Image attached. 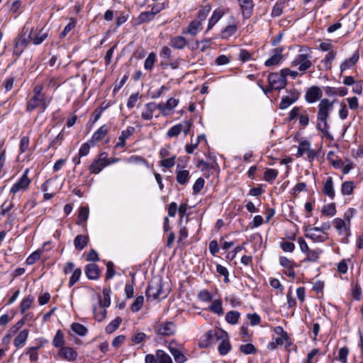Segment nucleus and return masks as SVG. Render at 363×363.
<instances>
[{
    "label": "nucleus",
    "mask_w": 363,
    "mask_h": 363,
    "mask_svg": "<svg viewBox=\"0 0 363 363\" xmlns=\"http://www.w3.org/2000/svg\"><path fill=\"white\" fill-rule=\"evenodd\" d=\"M238 27L237 23L227 26L221 30V38L225 40L229 39L235 34L238 30Z\"/></svg>",
    "instance_id": "obj_34"
},
{
    "label": "nucleus",
    "mask_w": 363,
    "mask_h": 363,
    "mask_svg": "<svg viewBox=\"0 0 363 363\" xmlns=\"http://www.w3.org/2000/svg\"><path fill=\"white\" fill-rule=\"evenodd\" d=\"M324 91L325 94L328 96H345L348 93V89L345 86H340L337 88L332 86H325Z\"/></svg>",
    "instance_id": "obj_25"
},
{
    "label": "nucleus",
    "mask_w": 363,
    "mask_h": 363,
    "mask_svg": "<svg viewBox=\"0 0 363 363\" xmlns=\"http://www.w3.org/2000/svg\"><path fill=\"white\" fill-rule=\"evenodd\" d=\"M304 236L313 242H323L328 240V233H320L317 227H306L304 228Z\"/></svg>",
    "instance_id": "obj_9"
},
{
    "label": "nucleus",
    "mask_w": 363,
    "mask_h": 363,
    "mask_svg": "<svg viewBox=\"0 0 363 363\" xmlns=\"http://www.w3.org/2000/svg\"><path fill=\"white\" fill-rule=\"evenodd\" d=\"M242 11V16L245 18H250L253 13L254 2L253 0H238Z\"/></svg>",
    "instance_id": "obj_20"
},
{
    "label": "nucleus",
    "mask_w": 363,
    "mask_h": 363,
    "mask_svg": "<svg viewBox=\"0 0 363 363\" xmlns=\"http://www.w3.org/2000/svg\"><path fill=\"white\" fill-rule=\"evenodd\" d=\"M176 180L180 185H186L189 183L191 175L189 170L184 169L180 164L177 165L176 169Z\"/></svg>",
    "instance_id": "obj_18"
},
{
    "label": "nucleus",
    "mask_w": 363,
    "mask_h": 363,
    "mask_svg": "<svg viewBox=\"0 0 363 363\" xmlns=\"http://www.w3.org/2000/svg\"><path fill=\"white\" fill-rule=\"evenodd\" d=\"M60 358L68 362H74L78 357V353L76 350L71 347H62L58 352Z\"/></svg>",
    "instance_id": "obj_15"
},
{
    "label": "nucleus",
    "mask_w": 363,
    "mask_h": 363,
    "mask_svg": "<svg viewBox=\"0 0 363 363\" xmlns=\"http://www.w3.org/2000/svg\"><path fill=\"white\" fill-rule=\"evenodd\" d=\"M312 52L308 48L301 47L299 53L291 62V67H298V70L304 74L313 65Z\"/></svg>",
    "instance_id": "obj_3"
},
{
    "label": "nucleus",
    "mask_w": 363,
    "mask_h": 363,
    "mask_svg": "<svg viewBox=\"0 0 363 363\" xmlns=\"http://www.w3.org/2000/svg\"><path fill=\"white\" fill-rule=\"evenodd\" d=\"M29 169H26L19 179L11 186L10 193L16 194L24 192L29 188L31 180L28 178Z\"/></svg>",
    "instance_id": "obj_8"
},
{
    "label": "nucleus",
    "mask_w": 363,
    "mask_h": 363,
    "mask_svg": "<svg viewBox=\"0 0 363 363\" xmlns=\"http://www.w3.org/2000/svg\"><path fill=\"white\" fill-rule=\"evenodd\" d=\"M303 108L302 107L299 106H295L294 107L288 115V120L289 121H292L296 118H298L300 114L303 111Z\"/></svg>",
    "instance_id": "obj_62"
},
{
    "label": "nucleus",
    "mask_w": 363,
    "mask_h": 363,
    "mask_svg": "<svg viewBox=\"0 0 363 363\" xmlns=\"http://www.w3.org/2000/svg\"><path fill=\"white\" fill-rule=\"evenodd\" d=\"M41 251L36 250L31 253L26 259V263L28 265H32L35 264L38 260L40 259L41 256Z\"/></svg>",
    "instance_id": "obj_61"
},
{
    "label": "nucleus",
    "mask_w": 363,
    "mask_h": 363,
    "mask_svg": "<svg viewBox=\"0 0 363 363\" xmlns=\"http://www.w3.org/2000/svg\"><path fill=\"white\" fill-rule=\"evenodd\" d=\"M43 91L42 84H36L33 89V95L27 101L26 111L32 112L36 108L43 113L51 102V99L48 98Z\"/></svg>",
    "instance_id": "obj_1"
},
{
    "label": "nucleus",
    "mask_w": 363,
    "mask_h": 363,
    "mask_svg": "<svg viewBox=\"0 0 363 363\" xmlns=\"http://www.w3.org/2000/svg\"><path fill=\"white\" fill-rule=\"evenodd\" d=\"M323 253V250L321 249H315L311 250L309 249L305 255L306 257L304 258V262H317L320 258V255Z\"/></svg>",
    "instance_id": "obj_29"
},
{
    "label": "nucleus",
    "mask_w": 363,
    "mask_h": 363,
    "mask_svg": "<svg viewBox=\"0 0 363 363\" xmlns=\"http://www.w3.org/2000/svg\"><path fill=\"white\" fill-rule=\"evenodd\" d=\"M159 110V105L155 102H149L145 105L144 109L141 112V118L145 121H150L153 118V113Z\"/></svg>",
    "instance_id": "obj_21"
},
{
    "label": "nucleus",
    "mask_w": 363,
    "mask_h": 363,
    "mask_svg": "<svg viewBox=\"0 0 363 363\" xmlns=\"http://www.w3.org/2000/svg\"><path fill=\"white\" fill-rule=\"evenodd\" d=\"M182 130H183V125L182 124H177L168 130V131L167 133V135L169 138L177 137L182 132Z\"/></svg>",
    "instance_id": "obj_57"
},
{
    "label": "nucleus",
    "mask_w": 363,
    "mask_h": 363,
    "mask_svg": "<svg viewBox=\"0 0 363 363\" xmlns=\"http://www.w3.org/2000/svg\"><path fill=\"white\" fill-rule=\"evenodd\" d=\"M333 224L337 231L339 236L341 237V242L347 243L348 242V238L351 235L350 225L340 218L333 219Z\"/></svg>",
    "instance_id": "obj_7"
},
{
    "label": "nucleus",
    "mask_w": 363,
    "mask_h": 363,
    "mask_svg": "<svg viewBox=\"0 0 363 363\" xmlns=\"http://www.w3.org/2000/svg\"><path fill=\"white\" fill-rule=\"evenodd\" d=\"M187 44V40L183 36L178 35L171 38L169 45L176 49H183Z\"/></svg>",
    "instance_id": "obj_36"
},
{
    "label": "nucleus",
    "mask_w": 363,
    "mask_h": 363,
    "mask_svg": "<svg viewBox=\"0 0 363 363\" xmlns=\"http://www.w3.org/2000/svg\"><path fill=\"white\" fill-rule=\"evenodd\" d=\"M298 99V94L295 92L291 93V96H285L281 98L279 104V108L281 109H286L289 107L291 104L295 103Z\"/></svg>",
    "instance_id": "obj_31"
},
{
    "label": "nucleus",
    "mask_w": 363,
    "mask_h": 363,
    "mask_svg": "<svg viewBox=\"0 0 363 363\" xmlns=\"http://www.w3.org/2000/svg\"><path fill=\"white\" fill-rule=\"evenodd\" d=\"M355 184L352 181H345L342 183L340 186L341 194L343 196H352L354 194Z\"/></svg>",
    "instance_id": "obj_32"
},
{
    "label": "nucleus",
    "mask_w": 363,
    "mask_h": 363,
    "mask_svg": "<svg viewBox=\"0 0 363 363\" xmlns=\"http://www.w3.org/2000/svg\"><path fill=\"white\" fill-rule=\"evenodd\" d=\"M176 325L173 322H164L157 325L156 332L158 335L170 336L176 332Z\"/></svg>",
    "instance_id": "obj_14"
},
{
    "label": "nucleus",
    "mask_w": 363,
    "mask_h": 363,
    "mask_svg": "<svg viewBox=\"0 0 363 363\" xmlns=\"http://www.w3.org/2000/svg\"><path fill=\"white\" fill-rule=\"evenodd\" d=\"M282 48H277L272 50V56L264 62L266 67H272L279 65L283 60Z\"/></svg>",
    "instance_id": "obj_16"
},
{
    "label": "nucleus",
    "mask_w": 363,
    "mask_h": 363,
    "mask_svg": "<svg viewBox=\"0 0 363 363\" xmlns=\"http://www.w3.org/2000/svg\"><path fill=\"white\" fill-rule=\"evenodd\" d=\"M359 54L355 52L350 58L345 59L340 66V74H342L345 70L353 67L359 60Z\"/></svg>",
    "instance_id": "obj_23"
},
{
    "label": "nucleus",
    "mask_w": 363,
    "mask_h": 363,
    "mask_svg": "<svg viewBox=\"0 0 363 363\" xmlns=\"http://www.w3.org/2000/svg\"><path fill=\"white\" fill-rule=\"evenodd\" d=\"M29 39L25 35H18L13 48V55L19 57L28 45Z\"/></svg>",
    "instance_id": "obj_17"
},
{
    "label": "nucleus",
    "mask_w": 363,
    "mask_h": 363,
    "mask_svg": "<svg viewBox=\"0 0 363 363\" xmlns=\"http://www.w3.org/2000/svg\"><path fill=\"white\" fill-rule=\"evenodd\" d=\"M122 323V318L120 317L116 318L111 320L106 327L105 330L107 333L111 334L115 332Z\"/></svg>",
    "instance_id": "obj_42"
},
{
    "label": "nucleus",
    "mask_w": 363,
    "mask_h": 363,
    "mask_svg": "<svg viewBox=\"0 0 363 363\" xmlns=\"http://www.w3.org/2000/svg\"><path fill=\"white\" fill-rule=\"evenodd\" d=\"M52 345L55 347L62 348L65 345L64 334L62 330H58L52 340Z\"/></svg>",
    "instance_id": "obj_44"
},
{
    "label": "nucleus",
    "mask_w": 363,
    "mask_h": 363,
    "mask_svg": "<svg viewBox=\"0 0 363 363\" xmlns=\"http://www.w3.org/2000/svg\"><path fill=\"white\" fill-rule=\"evenodd\" d=\"M322 96L323 93L320 88L317 86H312L307 89L305 99L308 103L313 104L320 99Z\"/></svg>",
    "instance_id": "obj_13"
},
{
    "label": "nucleus",
    "mask_w": 363,
    "mask_h": 363,
    "mask_svg": "<svg viewBox=\"0 0 363 363\" xmlns=\"http://www.w3.org/2000/svg\"><path fill=\"white\" fill-rule=\"evenodd\" d=\"M303 156H306L305 159L310 162H313L318 156V152L311 148V143L307 140H302L299 142L296 154L297 158Z\"/></svg>",
    "instance_id": "obj_6"
},
{
    "label": "nucleus",
    "mask_w": 363,
    "mask_h": 363,
    "mask_svg": "<svg viewBox=\"0 0 363 363\" xmlns=\"http://www.w3.org/2000/svg\"><path fill=\"white\" fill-rule=\"evenodd\" d=\"M167 294L168 292L163 289L162 281L160 277H155L151 279L146 290L147 299L164 298Z\"/></svg>",
    "instance_id": "obj_4"
},
{
    "label": "nucleus",
    "mask_w": 363,
    "mask_h": 363,
    "mask_svg": "<svg viewBox=\"0 0 363 363\" xmlns=\"http://www.w3.org/2000/svg\"><path fill=\"white\" fill-rule=\"evenodd\" d=\"M156 357L159 363H172L171 357L162 350L156 351Z\"/></svg>",
    "instance_id": "obj_49"
},
{
    "label": "nucleus",
    "mask_w": 363,
    "mask_h": 363,
    "mask_svg": "<svg viewBox=\"0 0 363 363\" xmlns=\"http://www.w3.org/2000/svg\"><path fill=\"white\" fill-rule=\"evenodd\" d=\"M231 349V346L228 340H223L218 346V352L221 355L227 354Z\"/></svg>",
    "instance_id": "obj_58"
},
{
    "label": "nucleus",
    "mask_w": 363,
    "mask_h": 363,
    "mask_svg": "<svg viewBox=\"0 0 363 363\" xmlns=\"http://www.w3.org/2000/svg\"><path fill=\"white\" fill-rule=\"evenodd\" d=\"M240 315L241 314L239 311H230L226 313L225 319L228 323L235 325L238 323Z\"/></svg>",
    "instance_id": "obj_39"
},
{
    "label": "nucleus",
    "mask_w": 363,
    "mask_h": 363,
    "mask_svg": "<svg viewBox=\"0 0 363 363\" xmlns=\"http://www.w3.org/2000/svg\"><path fill=\"white\" fill-rule=\"evenodd\" d=\"M224 13L223 11L220 9H216L213 11L211 17L208 20V24L207 30L208 31L219 21V20L223 17Z\"/></svg>",
    "instance_id": "obj_33"
},
{
    "label": "nucleus",
    "mask_w": 363,
    "mask_h": 363,
    "mask_svg": "<svg viewBox=\"0 0 363 363\" xmlns=\"http://www.w3.org/2000/svg\"><path fill=\"white\" fill-rule=\"evenodd\" d=\"M333 108V102L328 99H321L318 106L316 128L326 137L330 136L328 120Z\"/></svg>",
    "instance_id": "obj_2"
},
{
    "label": "nucleus",
    "mask_w": 363,
    "mask_h": 363,
    "mask_svg": "<svg viewBox=\"0 0 363 363\" xmlns=\"http://www.w3.org/2000/svg\"><path fill=\"white\" fill-rule=\"evenodd\" d=\"M198 298L203 302H209L213 300V295L207 289H203L199 292Z\"/></svg>",
    "instance_id": "obj_59"
},
{
    "label": "nucleus",
    "mask_w": 363,
    "mask_h": 363,
    "mask_svg": "<svg viewBox=\"0 0 363 363\" xmlns=\"http://www.w3.org/2000/svg\"><path fill=\"white\" fill-rule=\"evenodd\" d=\"M216 335V333L213 330H209L203 334L201 337L199 346L201 347H207L211 344V340Z\"/></svg>",
    "instance_id": "obj_41"
},
{
    "label": "nucleus",
    "mask_w": 363,
    "mask_h": 363,
    "mask_svg": "<svg viewBox=\"0 0 363 363\" xmlns=\"http://www.w3.org/2000/svg\"><path fill=\"white\" fill-rule=\"evenodd\" d=\"M327 159L330 164L335 169H340L343 165L342 161L333 151H330L328 153Z\"/></svg>",
    "instance_id": "obj_38"
},
{
    "label": "nucleus",
    "mask_w": 363,
    "mask_h": 363,
    "mask_svg": "<svg viewBox=\"0 0 363 363\" xmlns=\"http://www.w3.org/2000/svg\"><path fill=\"white\" fill-rule=\"evenodd\" d=\"M34 301V298L31 296H28L25 297L20 303V311L21 313L23 314L26 311L29 309Z\"/></svg>",
    "instance_id": "obj_45"
},
{
    "label": "nucleus",
    "mask_w": 363,
    "mask_h": 363,
    "mask_svg": "<svg viewBox=\"0 0 363 363\" xmlns=\"http://www.w3.org/2000/svg\"><path fill=\"white\" fill-rule=\"evenodd\" d=\"M135 128L130 126L123 130L118 137V142L116 143L115 147L118 148L125 147L126 140L133 134Z\"/></svg>",
    "instance_id": "obj_26"
},
{
    "label": "nucleus",
    "mask_w": 363,
    "mask_h": 363,
    "mask_svg": "<svg viewBox=\"0 0 363 363\" xmlns=\"http://www.w3.org/2000/svg\"><path fill=\"white\" fill-rule=\"evenodd\" d=\"M322 193L330 200H333L335 199V182L332 177H328L323 180Z\"/></svg>",
    "instance_id": "obj_11"
},
{
    "label": "nucleus",
    "mask_w": 363,
    "mask_h": 363,
    "mask_svg": "<svg viewBox=\"0 0 363 363\" xmlns=\"http://www.w3.org/2000/svg\"><path fill=\"white\" fill-rule=\"evenodd\" d=\"M156 59H157V57H156V55L155 52H150L147 57L146 58V60H145V63H144V68L146 69V70H148L150 72H151L154 67V65L156 62Z\"/></svg>",
    "instance_id": "obj_50"
},
{
    "label": "nucleus",
    "mask_w": 363,
    "mask_h": 363,
    "mask_svg": "<svg viewBox=\"0 0 363 363\" xmlns=\"http://www.w3.org/2000/svg\"><path fill=\"white\" fill-rule=\"evenodd\" d=\"M285 4V0L277 1L273 6L271 15L273 17H278L283 13V8Z\"/></svg>",
    "instance_id": "obj_56"
},
{
    "label": "nucleus",
    "mask_w": 363,
    "mask_h": 363,
    "mask_svg": "<svg viewBox=\"0 0 363 363\" xmlns=\"http://www.w3.org/2000/svg\"><path fill=\"white\" fill-rule=\"evenodd\" d=\"M29 331L27 329H24L19 332L17 336L13 340V345L16 348L23 347L28 337Z\"/></svg>",
    "instance_id": "obj_28"
},
{
    "label": "nucleus",
    "mask_w": 363,
    "mask_h": 363,
    "mask_svg": "<svg viewBox=\"0 0 363 363\" xmlns=\"http://www.w3.org/2000/svg\"><path fill=\"white\" fill-rule=\"evenodd\" d=\"M108 132V128L106 125H101L92 135L89 143L94 146L96 143L101 141L106 136Z\"/></svg>",
    "instance_id": "obj_22"
},
{
    "label": "nucleus",
    "mask_w": 363,
    "mask_h": 363,
    "mask_svg": "<svg viewBox=\"0 0 363 363\" xmlns=\"http://www.w3.org/2000/svg\"><path fill=\"white\" fill-rule=\"evenodd\" d=\"M176 155H173L169 158L161 160L160 164L167 169H170L175 165Z\"/></svg>",
    "instance_id": "obj_60"
},
{
    "label": "nucleus",
    "mask_w": 363,
    "mask_h": 363,
    "mask_svg": "<svg viewBox=\"0 0 363 363\" xmlns=\"http://www.w3.org/2000/svg\"><path fill=\"white\" fill-rule=\"evenodd\" d=\"M76 19L73 18H70L69 23L65 27L64 30L60 33V38H65L67 35V33L70 32L76 26Z\"/></svg>",
    "instance_id": "obj_63"
},
{
    "label": "nucleus",
    "mask_w": 363,
    "mask_h": 363,
    "mask_svg": "<svg viewBox=\"0 0 363 363\" xmlns=\"http://www.w3.org/2000/svg\"><path fill=\"white\" fill-rule=\"evenodd\" d=\"M127 162L130 164H144L145 167H149L148 162L141 156L132 155L127 159Z\"/></svg>",
    "instance_id": "obj_54"
},
{
    "label": "nucleus",
    "mask_w": 363,
    "mask_h": 363,
    "mask_svg": "<svg viewBox=\"0 0 363 363\" xmlns=\"http://www.w3.org/2000/svg\"><path fill=\"white\" fill-rule=\"evenodd\" d=\"M37 342V345L29 347L25 351V354L28 355L29 360L31 362H36L38 360V350L48 342V341L43 337L38 339Z\"/></svg>",
    "instance_id": "obj_10"
},
{
    "label": "nucleus",
    "mask_w": 363,
    "mask_h": 363,
    "mask_svg": "<svg viewBox=\"0 0 363 363\" xmlns=\"http://www.w3.org/2000/svg\"><path fill=\"white\" fill-rule=\"evenodd\" d=\"M267 80L269 85L266 88H262L265 94L272 91L273 89H282L287 84L285 76L282 74V69L279 72L269 74Z\"/></svg>",
    "instance_id": "obj_5"
},
{
    "label": "nucleus",
    "mask_w": 363,
    "mask_h": 363,
    "mask_svg": "<svg viewBox=\"0 0 363 363\" xmlns=\"http://www.w3.org/2000/svg\"><path fill=\"white\" fill-rule=\"evenodd\" d=\"M143 303H144L143 296H138L135 298V299L134 300V301L132 303V304L130 305V308L132 312L136 313L142 308Z\"/></svg>",
    "instance_id": "obj_53"
},
{
    "label": "nucleus",
    "mask_w": 363,
    "mask_h": 363,
    "mask_svg": "<svg viewBox=\"0 0 363 363\" xmlns=\"http://www.w3.org/2000/svg\"><path fill=\"white\" fill-rule=\"evenodd\" d=\"M32 32L33 29L28 35V38H30L33 43L35 45L41 44L48 37V31H45L43 29L40 30L33 38L32 37Z\"/></svg>",
    "instance_id": "obj_35"
},
{
    "label": "nucleus",
    "mask_w": 363,
    "mask_h": 363,
    "mask_svg": "<svg viewBox=\"0 0 363 363\" xmlns=\"http://www.w3.org/2000/svg\"><path fill=\"white\" fill-rule=\"evenodd\" d=\"M89 238L86 235H78L74 240V245L77 250H82L86 245Z\"/></svg>",
    "instance_id": "obj_37"
},
{
    "label": "nucleus",
    "mask_w": 363,
    "mask_h": 363,
    "mask_svg": "<svg viewBox=\"0 0 363 363\" xmlns=\"http://www.w3.org/2000/svg\"><path fill=\"white\" fill-rule=\"evenodd\" d=\"M179 100L174 98H169L165 104L159 103V110L163 116H169L172 111L178 106Z\"/></svg>",
    "instance_id": "obj_12"
},
{
    "label": "nucleus",
    "mask_w": 363,
    "mask_h": 363,
    "mask_svg": "<svg viewBox=\"0 0 363 363\" xmlns=\"http://www.w3.org/2000/svg\"><path fill=\"white\" fill-rule=\"evenodd\" d=\"M81 274H82V270L80 268H77L73 271L72 274L69 281V287H72V286H74L79 280Z\"/></svg>",
    "instance_id": "obj_64"
},
{
    "label": "nucleus",
    "mask_w": 363,
    "mask_h": 363,
    "mask_svg": "<svg viewBox=\"0 0 363 363\" xmlns=\"http://www.w3.org/2000/svg\"><path fill=\"white\" fill-rule=\"evenodd\" d=\"M89 211L86 206H81L79 209L77 224L81 225L86 221L89 218Z\"/></svg>",
    "instance_id": "obj_48"
},
{
    "label": "nucleus",
    "mask_w": 363,
    "mask_h": 363,
    "mask_svg": "<svg viewBox=\"0 0 363 363\" xmlns=\"http://www.w3.org/2000/svg\"><path fill=\"white\" fill-rule=\"evenodd\" d=\"M201 30L202 23H201V21L194 20L189 24L186 28L183 30L182 33L184 34H189L194 36Z\"/></svg>",
    "instance_id": "obj_24"
},
{
    "label": "nucleus",
    "mask_w": 363,
    "mask_h": 363,
    "mask_svg": "<svg viewBox=\"0 0 363 363\" xmlns=\"http://www.w3.org/2000/svg\"><path fill=\"white\" fill-rule=\"evenodd\" d=\"M111 305V290L109 289H104L103 298L100 300V306L103 308L109 307Z\"/></svg>",
    "instance_id": "obj_43"
},
{
    "label": "nucleus",
    "mask_w": 363,
    "mask_h": 363,
    "mask_svg": "<svg viewBox=\"0 0 363 363\" xmlns=\"http://www.w3.org/2000/svg\"><path fill=\"white\" fill-rule=\"evenodd\" d=\"M71 328L77 335L79 336H84L88 332L87 328L84 325L78 323H73L71 325Z\"/></svg>",
    "instance_id": "obj_55"
},
{
    "label": "nucleus",
    "mask_w": 363,
    "mask_h": 363,
    "mask_svg": "<svg viewBox=\"0 0 363 363\" xmlns=\"http://www.w3.org/2000/svg\"><path fill=\"white\" fill-rule=\"evenodd\" d=\"M321 213L325 216H334L337 213L335 203H330L325 205L322 209Z\"/></svg>",
    "instance_id": "obj_46"
},
{
    "label": "nucleus",
    "mask_w": 363,
    "mask_h": 363,
    "mask_svg": "<svg viewBox=\"0 0 363 363\" xmlns=\"http://www.w3.org/2000/svg\"><path fill=\"white\" fill-rule=\"evenodd\" d=\"M154 18V13L150 11H143L140 13V15L138 16L136 21L138 25L143 24L144 23H147L152 20H153Z\"/></svg>",
    "instance_id": "obj_40"
},
{
    "label": "nucleus",
    "mask_w": 363,
    "mask_h": 363,
    "mask_svg": "<svg viewBox=\"0 0 363 363\" xmlns=\"http://www.w3.org/2000/svg\"><path fill=\"white\" fill-rule=\"evenodd\" d=\"M337 55V52L334 50H330V52H328L326 54L325 57L323 60V63L324 64V66L325 69H330L332 66L331 64L333 61L335 60V56Z\"/></svg>",
    "instance_id": "obj_52"
},
{
    "label": "nucleus",
    "mask_w": 363,
    "mask_h": 363,
    "mask_svg": "<svg viewBox=\"0 0 363 363\" xmlns=\"http://www.w3.org/2000/svg\"><path fill=\"white\" fill-rule=\"evenodd\" d=\"M169 351L177 363H184L186 361V357L185 355L178 349L170 347Z\"/></svg>",
    "instance_id": "obj_47"
},
{
    "label": "nucleus",
    "mask_w": 363,
    "mask_h": 363,
    "mask_svg": "<svg viewBox=\"0 0 363 363\" xmlns=\"http://www.w3.org/2000/svg\"><path fill=\"white\" fill-rule=\"evenodd\" d=\"M106 152H101L99 158L94 160L92 164L89 166V171L91 174H99L106 166L105 164Z\"/></svg>",
    "instance_id": "obj_19"
},
{
    "label": "nucleus",
    "mask_w": 363,
    "mask_h": 363,
    "mask_svg": "<svg viewBox=\"0 0 363 363\" xmlns=\"http://www.w3.org/2000/svg\"><path fill=\"white\" fill-rule=\"evenodd\" d=\"M208 310L218 316L223 315L224 311L222 300L220 298L212 300Z\"/></svg>",
    "instance_id": "obj_27"
},
{
    "label": "nucleus",
    "mask_w": 363,
    "mask_h": 363,
    "mask_svg": "<svg viewBox=\"0 0 363 363\" xmlns=\"http://www.w3.org/2000/svg\"><path fill=\"white\" fill-rule=\"evenodd\" d=\"M278 170L274 169H267L264 173V181L269 183H273L278 176Z\"/></svg>",
    "instance_id": "obj_51"
},
{
    "label": "nucleus",
    "mask_w": 363,
    "mask_h": 363,
    "mask_svg": "<svg viewBox=\"0 0 363 363\" xmlns=\"http://www.w3.org/2000/svg\"><path fill=\"white\" fill-rule=\"evenodd\" d=\"M85 274L89 279H97L99 277L100 270L95 264H89L85 267Z\"/></svg>",
    "instance_id": "obj_30"
}]
</instances>
